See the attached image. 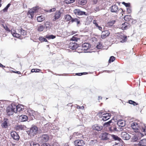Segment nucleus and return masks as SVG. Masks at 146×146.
<instances>
[{
  "label": "nucleus",
  "instance_id": "obj_1",
  "mask_svg": "<svg viewBox=\"0 0 146 146\" xmlns=\"http://www.w3.org/2000/svg\"><path fill=\"white\" fill-rule=\"evenodd\" d=\"M16 105L14 104H12L11 105L8 106L6 109L7 114L9 116L12 115L14 113H16L15 108Z\"/></svg>",
  "mask_w": 146,
  "mask_h": 146
},
{
  "label": "nucleus",
  "instance_id": "obj_2",
  "mask_svg": "<svg viewBox=\"0 0 146 146\" xmlns=\"http://www.w3.org/2000/svg\"><path fill=\"white\" fill-rule=\"evenodd\" d=\"M37 127L36 126H34L32 127L28 131L27 133L30 136H33L37 133Z\"/></svg>",
  "mask_w": 146,
  "mask_h": 146
},
{
  "label": "nucleus",
  "instance_id": "obj_53",
  "mask_svg": "<svg viewBox=\"0 0 146 146\" xmlns=\"http://www.w3.org/2000/svg\"><path fill=\"white\" fill-rule=\"evenodd\" d=\"M122 4L124 5L126 7H129L130 5V3H126L124 2H123L122 3Z\"/></svg>",
  "mask_w": 146,
  "mask_h": 146
},
{
  "label": "nucleus",
  "instance_id": "obj_6",
  "mask_svg": "<svg viewBox=\"0 0 146 146\" xmlns=\"http://www.w3.org/2000/svg\"><path fill=\"white\" fill-rule=\"evenodd\" d=\"M74 144L76 146H83L85 145V143L84 141L82 140H77L75 141Z\"/></svg>",
  "mask_w": 146,
  "mask_h": 146
},
{
  "label": "nucleus",
  "instance_id": "obj_28",
  "mask_svg": "<svg viewBox=\"0 0 146 146\" xmlns=\"http://www.w3.org/2000/svg\"><path fill=\"white\" fill-rule=\"evenodd\" d=\"M45 19L44 17L42 15L38 16L37 18V20L38 22H41L44 21Z\"/></svg>",
  "mask_w": 146,
  "mask_h": 146
},
{
  "label": "nucleus",
  "instance_id": "obj_42",
  "mask_svg": "<svg viewBox=\"0 0 146 146\" xmlns=\"http://www.w3.org/2000/svg\"><path fill=\"white\" fill-rule=\"evenodd\" d=\"M75 0H65V2L67 4H70L74 2Z\"/></svg>",
  "mask_w": 146,
  "mask_h": 146
},
{
  "label": "nucleus",
  "instance_id": "obj_14",
  "mask_svg": "<svg viewBox=\"0 0 146 146\" xmlns=\"http://www.w3.org/2000/svg\"><path fill=\"white\" fill-rule=\"evenodd\" d=\"M11 33L12 35L15 37L18 38L20 39H21L23 38V37L20 36V35L16 33V32L14 30H11Z\"/></svg>",
  "mask_w": 146,
  "mask_h": 146
},
{
  "label": "nucleus",
  "instance_id": "obj_39",
  "mask_svg": "<svg viewBox=\"0 0 146 146\" xmlns=\"http://www.w3.org/2000/svg\"><path fill=\"white\" fill-rule=\"evenodd\" d=\"M44 26L43 25H40L38 27V30L39 31H41L44 30Z\"/></svg>",
  "mask_w": 146,
  "mask_h": 146
},
{
  "label": "nucleus",
  "instance_id": "obj_25",
  "mask_svg": "<svg viewBox=\"0 0 146 146\" xmlns=\"http://www.w3.org/2000/svg\"><path fill=\"white\" fill-rule=\"evenodd\" d=\"M117 6L116 5H113L111 7V11L112 12L116 13L118 11Z\"/></svg>",
  "mask_w": 146,
  "mask_h": 146
},
{
  "label": "nucleus",
  "instance_id": "obj_41",
  "mask_svg": "<svg viewBox=\"0 0 146 146\" xmlns=\"http://www.w3.org/2000/svg\"><path fill=\"white\" fill-rule=\"evenodd\" d=\"M115 60V58L113 56H111L109 60L110 63L113 62Z\"/></svg>",
  "mask_w": 146,
  "mask_h": 146
},
{
  "label": "nucleus",
  "instance_id": "obj_49",
  "mask_svg": "<svg viewBox=\"0 0 146 146\" xmlns=\"http://www.w3.org/2000/svg\"><path fill=\"white\" fill-rule=\"evenodd\" d=\"M2 27L7 31H9V28L6 26V25H2Z\"/></svg>",
  "mask_w": 146,
  "mask_h": 146
},
{
  "label": "nucleus",
  "instance_id": "obj_5",
  "mask_svg": "<svg viewBox=\"0 0 146 146\" xmlns=\"http://www.w3.org/2000/svg\"><path fill=\"white\" fill-rule=\"evenodd\" d=\"M10 125L8 119H4L1 125L3 128H7Z\"/></svg>",
  "mask_w": 146,
  "mask_h": 146
},
{
  "label": "nucleus",
  "instance_id": "obj_3",
  "mask_svg": "<svg viewBox=\"0 0 146 146\" xmlns=\"http://www.w3.org/2000/svg\"><path fill=\"white\" fill-rule=\"evenodd\" d=\"M38 7H33L29 10L28 15L29 17L32 18L34 16V13L38 12Z\"/></svg>",
  "mask_w": 146,
  "mask_h": 146
},
{
  "label": "nucleus",
  "instance_id": "obj_10",
  "mask_svg": "<svg viewBox=\"0 0 146 146\" xmlns=\"http://www.w3.org/2000/svg\"><path fill=\"white\" fill-rule=\"evenodd\" d=\"M61 13L59 11H57L55 13L53 17V19H52L53 21H55L59 19L60 17Z\"/></svg>",
  "mask_w": 146,
  "mask_h": 146
},
{
  "label": "nucleus",
  "instance_id": "obj_4",
  "mask_svg": "<svg viewBox=\"0 0 146 146\" xmlns=\"http://www.w3.org/2000/svg\"><path fill=\"white\" fill-rule=\"evenodd\" d=\"M141 125L139 126L138 125V123H137L135 122L132 123L131 125V127L133 130H134V131L136 132L140 131L141 130L140 128H141Z\"/></svg>",
  "mask_w": 146,
  "mask_h": 146
},
{
  "label": "nucleus",
  "instance_id": "obj_64",
  "mask_svg": "<svg viewBox=\"0 0 146 146\" xmlns=\"http://www.w3.org/2000/svg\"><path fill=\"white\" fill-rule=\"evenodd\" d=\"M62 146H69L68 143H66L64 144Z\"/></svg>",
  "mask_w": 146,
  "mask_h": 146
},
{
  "label": "nucleus",
  "instance_id": "obj_35",
  "mask_svg": "<svg viewBox=\"0 0 146 146\" xmlns=\"http://www.w3.org/2000/svg\"><path fill=\"white\" fill-rule=\"evenodd\" d=\"M109 129L110 131H117V128L115 126H113L112 127H109Z\"/></svg>",
  "mask_w": 146,
  "mask_h": 146
},
{
  "label": "nucleus",
  "instance_id": "obj_27",
  "mask_svg": "<svg viewBox=\"0 0 146 146\" xmlns=\"http://www.w3.org/2000/svg\"><path fill=\"white\" fill-rule=\"evenodd\" d=\"M141 128H140L141 131L142 132H146V127L143 123L141 124Z\"/></svg>",
  "mask_w": 146,
  "mask_h": 146
},
{
  "label": "nucleus",
  "instance_id": "obj_36",
  "mask_svg": "<svg viewBox=\"0 0 146 146\" xmlns=\"http://www.w3.org/2000/svg\"><path fill=\"white\" fill-rule=\"evenodd\" d=\"M71 19V21L72 22H76V23L77 24H79L80 23V21H79L78 19L77 18H75L74 19L72 18Z\"/></svg>",
  "mask_w": 146,
  "mask_h": 146
},
{
  "label": "nucleus",
  "instance_id": "obj_21",
  "mask_svg": "<svg viewBox=\"0 0 146 146\" xmlns=\"http://www.w3.org/2000/svg\"><path fill=\"white\" fill-rule=\"evenodd\" d=\"M28 118L26 115H22L19 117V120L21 122H24L27 121Z\"/></svg>",
  "mask_w": 146,
  "mask_h": 146
},
{
  "label": "nucleus",
  "instance_id": "obj_47",
  "mask_svg": "<svg viewBox=\"0 0 146 146\" xmlns=\"http://www.w3.org/2000/svg\"><path fill=\"white\" fill-rule=\"evenodd\" d=\"M129 104H133L134 106L136 105H137L136 103L135 102L132 101L131 100H129Z\"/></svg>",
  "mask_w": 146,
  "mask_h": 146
},
{
  "label": "nucleus",
  "instance_id": "obj_44",
  "mask_svg": "<svg viewBox=\"0 0 146 146\" xmlns=\"http://www.w3.org/2000/svg\"><path fill=\"white\" fill-rule=\"evenodd\" d=\"M104 114V112L102 111H100L99 112L98 114V115L100 117V118H101V116L103 115V114Z\"/></svg>",
  "mask_w": 146,
  "mask_h": 146
},
{
  "label": "nucleus",
  "instance_id": "obj_8",
  "mask_svg": "<svg viewBox=\"0 0 146 146\" xmlns=\"http://www.w3.org/2000/svg\"><path fill=\"white\" fill-rule=\"evenodd\" d=\"M40 138L42 142H47L48 140L49 137L47 135L44 134L40 136Z\"/></svg>",
  "mask_w": 146,
  "mask_h": 146
},
{
  "label": "nucleus",
  "instance_id": "obj_45",
  "mask_svg": "<svg viewBox=\"0 0 146 146\" xmlns=\"http://www.w3.org/2000/svg\"><path fill=\"white\" fill-rule=\"evenodd\" d=\"M50 23L48 22H46L45 23V26L46 28H49L50 26Z\"/></svg>",
  "mask_w": 146,
  "mask_h": 146
},
{
  "label": "nucleus",
  "instance_id": "obj_31",
  "mask_svg": "<svg viewBox=\"0 0 146 146\" xmlns=\"http://www.w3.org/2000/svg\"><path fill=\"white\" fill-rule=\"evenodd\" d=\"M121 36L122 40L120 41V42L122 43L125 42L127 41V36L124 35H121Z\"/></svg>",
  "mask_w": 146,
  "mask_h": 146
},
{
  "label": "nucleus",
  "instance_id": "obj_63",
  "mask_svg": "<svg viewBox=\"0 0 146 146\" xmlns=\"http://www.w3.org/2000/svg\"><path fill=\"white\" fill-rule=\"evenodd\" d=\"M35 69H33L31 70V72H35Z\"/></svg>",
  "mask_w": 146,
  "mask_h": 146
},
{
  "label": "nucleus",
  "instance_id": "obj_24",
  "mask_svg": "<svg viewBox=\"0 0 146 146\" xmlns=\"http://www.w3.org/2000/svg\"><path fill=\"white\" fill-rule=\"evenodd\" d=\"M138 145L139 146H146V139H143L141 140Z\"/></svg>",
  "mask_w": 146,
  "mask_h": 146
},
{
  "label": "nucleus",
  "instance_id": "obj_43",
  "mask_svg": "<svg viewBox=\"0 0 146 146\" xmlns=\"http://www.w3.org/2000/svg\"><path fill=\"white\" fill-rule=\"evenodd\" d=\"M130 15H126L124 17V19L125 21H128L129 19L130 18Z\"/></svg>",
  "mask_w": 146,
  "mask_h": 146
},
{
  "label": "nucleus",
  "instance_id": "obj_15",
  "mask_svg": "<svg viewBox=\"0 0 146 146\" xmlns=\"http://www.w3.org/2000/svg\"><path fill=\"white\" fill-rule=\"evenodd\" d=\"M11 135L13 138L16 140H18L19 138V137L18 134L15 131L11 132Z\"/></svg>",
  "mask_w": 146,
  "mask_h": 146
},
{
  "label": "nucleus",
  "instance_id": "obj_56",
  "mask_svg": "<svg viewBox=\"0 0 146 146\" xmlns=\"http://www.w3.org/2000/svg\"><path fill=\"white\" fill-rule=\"evenodd\" d=\"M127 12L128 13H131V9H130V8H127Z\"/></svg>",
  "mask_w": 146,
  "mask_h": 146
},
{
  "label": "nucleus",
  "instance_id": "obj_30",
  "mask_svg": "<svg viewBox=\"0 0 146 146\" xmlns=\"http://www.w3.org/2000/svg\"><path fill=\"white\" fill-rule=\"evenodd\" d=\"M115 21L114 20L110 21L108 22L107 24V27L111 26L114 24Z\"/></svg>",
  "mask_w": 146,
  "mask_h": 146
},
{
  "label": "nucleus",
  "instance_id": "obj_59",
  "mask_svg": "<svg viewBox=\"0 0 146 146\" xmlns=\"http://www.w3.org/2000/svg\"><path fill=\"white\" fill-rule=\"evenodd\" d=\"M94 10L95 11H97L99 10V7H97L94 9Z\"/></svg>",
  "mask_w": 146,
  "mask_h": 146
},
{
  "label": "nucleus",
  "instance_id": "obj_19",
  "mask_svg": "<svg viewBox=\"0 0 146 146\" xmlns=\"http://www.w3.org/2000/svg\"><path fill=\"white\" fill-rule=\"evenodd\" d=\"M110 34V32L108 31H103L101 34V38H104L108 36Z\"/></svg>",
  "mask_w": 146,
  "mask_h": 146
},
{
  "label": "nucleus",
  "instance_id": "obj_18",
  "mask_svg": "<svg viewBox=\"0 0 146 146\" xmlns=\"http://www.w3.org/2000/svg\"><path fill=\"white\" fill-rule=\"evenodd\" d=\"M92 128L93 129L99 131L102 129L103 127L101 126H99L98 124H95L92 126Z\"/></svg>",
  "mask_w": 146,
  "mask_h": 146
},
{
  "label": "nucleus",
  "instance_id": "obj_12",
  "mask_svg": "<svg viewBox=\"0 0 146 146\" xmlns=\"http://www.w3.org/2000/svg\"><path fill=\"white\" fill-rule=\"evenodd\" d=\"M110 114L106 113L103 114V115L101 116V117L102 118V119L103 121H105L110 118Z\"/></svg>",
  "mask_w": 146,
  "mask_h": 146
},
{
  "label": "nucleus",
  "instance_id": "obj_26",
  "mask_svg": "<svg viewBox=\"0 0 146 146\" xmlns=\"http://www.w3.org/2000/svg\"><path fill=\"white\" fill-rule=\"evenodd\" d=\"M128 24L127 22H125L124 23L122 24L121 25V27H120L123 30H125L127 29V25Z\"/></svg>",
  "mask_w": 146,
  "mask_h": 146
},
{
  "label": "nucleus",
  "instance_id": "obj_22",
  "mask_svg": "<svg viewBox=\"0 0 146 146\" xmlns=\"http://www.w3.org/2000/svg\"><path fill=\"white\" fill-rule=\"evenodd\" d=\"M82 49L84 50H87L90 47V44L88 43H85L82 45Z\"/></svg>",
  "mask_w": 146,
  "mask_h": 146
},
{
  "label": "nucleus",
  "instance_id": "obj_9",
  "mask_svg": "<svg viewBox=\"0 0 146 146\" xmlns=\"http://www.w3.org/2000/svg\"><path fill=\"white\" fill-rule=\"evenodd\" d=\"M121 135L123 139L125 140H128L131 137V136L129 134L125 132L122 133Z\"/></svg>",
  "mask_w": 146,
  "mask_h": 146
},
{
  "label": "nucleus",
  "instance_id": "obj_16",
  "mask_svg": "<svg viewBox=\"0 0 146 146\" xmlns=\"http://www.w3.org/2000/svg\"><path fill=\"white\" fill-rule=\"evenodd\" d=\"M16 113L18 112H21L22 111L24 110V108L23 106L21 105H18L16 106V108H15Z\"/></svg>",
  "mask_w": 146,
  "mask_h": 146
},
{
  "label": "nucleus",
  "instance_id": "obj_46",
  "mask_svg": "<svg viewBox=\"0 0 146 146\" xmlns=\"http://www.w3.org/2000/svg\"><path fill=\"white\" fill-rule=\"evenodd\" d=\"M10 5V4H8L7 5V6L3 9V11L4 12L6 11H7L8 8L9 7Z\"/></svg>",
  "mask_w": 146,
  "mask_h": 146
},
{
  "label": "nucleus",
  "instance_id": "obj_52",
  "mask_svg": "<svg viewBox=\"0 0 146 146\" xmlns=\"http://www.w3.org/2000/svg\"><path fill=\"white\" fill-rule=\"evenodd\" d=\"M81 135V134H79V133H74L73 134V136L74 137H75L76 138L78 137H77V136H78V135Z\"/></svg>",
  "mask_w": 146,
  "mask_h": 146
},
{
  "label": "nucleus",
  "instance_id": "obj_11",
  "mask_svg": "<svg viewBox=\"0 0 146 146\" xmlns=\"http://www.w3.org/2000/svg\"><path fill=\"white\" fill-rule=\"evenodd\" d=\"M78 46L76 43L73 42L72 41L70 42L69 45V47L72 50L76 49L78 48Z\"/></svg>",
  "mask_w": 146,
  "mask_h": 146
},
{
  "label": "nucleus",
  "instance_id": "obj_50",
  "mask_svg": "<svg viewBox=\"0 0 146 146\" xmlns=\"http://www.w3.org/2000/svg\"><path fill=\"white\" fill-rule=\"evenodd\" d=\"M29 111L30 115L33 116L34 114L35 113V111H33L31 110H29Z\"/></svg>",
  "mask_w": 146,
  "mask_h": 146
},
{
  "label": "nucleus",
  "instance_id": "obj_32",
  "mask_svg": "<svg viewBox=\"0 0 146 146\" xmlns=\"http://www.w3.org/2000/svg\"><path fill=\"white\" fill-rule=\"evenodd\" d=\"M77 35H75L74 36L71 38V40L73 41H77L78 40H80V38L77 37Z\"/></svg>",
  "mask_w": 146,
  "mask_h": 146
},
{
  "label": "nucleus",
  "instance_id": "obj_17",
  "mask_svg": "<svg viewBox=\"0 0 146 146\" xmlns=\"http://www.w3.org/2000/svg\"><path fill=\"white\" fill-rule=\"evenodd\" d=\"M74 12L75 15H82L85 14V12L81 11L78 9H76L74 10Z\"/></svg>",
  "mask_w": 146,
  "mask_h": 146
},
{
  "label": "nucleus",
  "instance_id": "obj_7",
  "mask_svg": "<svg viewBox=\"0 0 146 146\" xmlns=\"http://www.w3.org/2000/svg\"><path fill=\"white\" fill-rule=\"evenodd\" d=\"M110 137L111 135L106 132L103 133L102 134L101 138L103 140H108Z\"/></svg>",
  "mask_w": 146,
  "mask_h": 146
},
{
  "label": "nucleus",
  "instance_id": "obj_23",
  "mask_svg": "<svg viewBox=\"0 0 146 146\" xmlns=\"http://www.w3.org/2000/svg\"><path fill=\"white\" fill-rule=\"evenodd\" d=\"M125 121L123 120H119L117 122L118 126L121 127H123L125 125Z\"/></svg>",
  "mask_w": 146,
  "mask_h": 146
},
{
  "label": "nucleus",
  "instance_id": "obj_54",
  "mask_svg": "<svg viewBox=\"0 0 146 146\" xmlns=\"http://www.w3.org/2000/svg\"><path fill=\"white\" fill-rule=\"evenodd\" d=\"M113 146H123L121 143H117L115 144Z\"/></svg>",
  "mask_w": 146,
  "mask_h": 146
},
{
  "label": "nucleus",
  "instance_id": "obj_40",
  "mask_svg": "<svg viewBox=\"0 0 146 146\" xmlns=\"http://www.w3.org/2000/svg\"><path fill=\"white\" fill-rule=\"evenodd\" d=\"M30 145L31 146H40L38 144L35 143L33 141L31 142Z\"/></svg>",
  "mask_w": 146,
  "mask_h": 146
},
{
  "label": "nucleus",
  "instance_id": "obj_37",
  "mask_svg": "<svg viewBox=\"0 0 146 146\" xmlns=\"http://www.w3.org/2000/svg\"><path fill=\"white\" fill-rule=\"evenodd\" d=\"M112 123L111 120L109 121L108 122L105 123L104 124V126L106 127H108L110 125V124Z\"/></svg>",
  "mask_w": 146,
  "mask_h": 146
},
{
  "label": "nucleus",
  "instance_id": "obj_33",
  "mask_svg": "<svg viewBox=\"0 0 146 146\" xmlns=\"http://www.w3.org/2000/svg\"><path fill=\"white\" fill-rule=\"evenodd\" d=\"M55 37L56 36H55L52 35H47L46 36V38L49 39H54L55 38Z\"/></svg>",
  "mask_w": 146,
  "mask_h": 146
},
{
  "label": "nucleus",
  "instance_id": "obj_62",
  "mask_svg": "<svg viewBox=\"0 0 146 146\" xmlns=\"http://www.w3.org/2000/svg\"><path fill=\"white\" fill-rule=\"evenodd\" d=\"M35 70H35V72H38L40 71V70L39 69H35Z\"/></svg>",
  "mask_w": 146,
  "mask_h": 146
},
{
  "label": "nucleus",
  "instance_id": "obj_51",
  "mask_svg": "<svg viewBox=\"0 0 146 146\" xmlns=\"http://www.w3.org/2000/svg\"><path fill=\"white\" fill-rule=\"evenodd\" d=\"M86 2L87 1L86 0H81L80 3L82 5H84L85 4Z\"/></svg>",
  "mask_w": 146,
  "mask_h": 146
},
{
  "label": "nucleus",
  "instance_id": "obj_58",
  "mask_svg": "<svg viewBox=\"0 0 146 146\" xmlns=\"http://www.w3.org/2000/svg\"><path fill=\"white\" fill-rule=\"evenodd\" d=\"M42 146H50V145L49 144L44 143L42 145Z\"/></svg>",
  "mask_w": 146,
  "mask_h": 146
},
{
  "label": "nucleus",
  "instance_id": "obj_13",
  "mask_svg": "<svg viewBox=\"0 0 146 146\" xmlns=\"http://www.w3.org/2000/svg\"><path fill=\"white\" fill-rule=\"evenodd\" d=\"M18 32L20 34V36L24 38L25 36L26 35V31L23 30L21 27H19V29H17Z\"/></svg>",
  "mask_w": 146,
  "mask_h": 146
},
{
  "label": "nucleus",
  "instance_id": "obj_48",
  "mask_svg": "<svg viewBox=\"0 0 146 146\" xmlns=\"http://www.w3.org/2000/svg\"><path fill=\"white\" fill-rule=\"evenodd\" d=\"M56 10L55 8H53L50 9L47 11V12H51L55 11Z\"/></svg>",
  "mask_w": 146,
  "mask_h": 146
},
{
  "label": "nucleus",
  "instance_id": "obj_57",
  "mask_svg": "<svg viewBox=\"0 0 146 146\" xmlns=\"http://www.w3.org/2000/svg\"><path fill=\"white\" fill-rule=\"evenodd\" d=\"M93 23L95 25V26L96 27L98 26V25L96 21V20H93Z\"/></svg>",
  "mask_w": 146,
  "mask_h": 146
},
{
  "label": "nucleus",
  "instance_id": "obj_38",
  "mask_svg": "<svg viewBox=\"0 0 146 146\" xmlns=\"http://www.w3.org/2000/svg\"><path fill=\"white\" fill-rule=\"evenodd\" d=\"M39 40L41 42H47V40H46V39L45 38H44L43 37L41 36L39 38Z\"/></svg>",
  "mask_w": 146,
  "mask_h": 146
},
{
  "label": "nucleus",
  "instance_id": "obj_20",
  "mask_svg": "<svg viewBox=\"0 0 146 146\" xmlns=\"http://www.w3.org/2000/svg\"><path fill=\"white\" fill-rule=\"evenodd\" d=\"M25 128V126L22 125H17L15 127V129L16 130H21L24 129Z\"/></svg>",
  "mask_w": 146,
  "mask_h": 146
},
{
  "label": "nucleus",
  "instance_id": "obj_60",
  "mask_svg": "<svg viewBox=\"0 0 146 146\" xmlns=\"http://www.w3.org/2000/svg\"><path fill=\"white\" fill-rule=\"evenodd\" d=\"M76 75H78V76H81V75H82V73H76Z\"/></svg>",
  "mask_w": 146,
  "mask_h": 146
},
{
  "label": "nucleus",
  "instance_id": "obj_55",
  "mask_svg": "<svg viewBox=\"0 0 146 146\" xmlns=\"http://www.w3.org/2000/svg\"><path fill=\"white\" fill-rule=\"evenodd\" d=\"M96 47L97 48L100 49L102 48V46L100 43H99L97 45V46H96Z\"/></svg>",
  "mask_w": 146,
  "mask_h": 146
},
{
  "label": "nucleus",
  "instance_id": "obj_29",
  "mask_svg": "<svg viewBox=\"0 0 146 146\" xmlns=\"http://www.w3.org/2000/svg\"><path fill=\"white\" fill-rule=\"evenodd\" d=\"M111 137L113 138L115 140H117L120 141L121 139L119 137L117 136L114 135H111Z\"/></svg>",
  "mask_w": 146,
  "mask_h": 146
},
{
  "label": "nucleus",
  "instance_id": "obj_61",
  "mask_svg": "<svg viewBox=\"0 0 146 146\" xmlns=\"http://www.w3.org/2000/svg\"><path fill=\"white\" fill-rule=\"evenodd\" d=\"M98 27L99 29V30H100V31H102V28L100 27V26H99L98 25V27Z\"/></svg>",
  "mask_w": 146,
  "mask_h": 146
},
{
  "label": "nucleus",
  "instance_id": "obj_34",
  "mask_svg": "<svg viewBox=\"0 0 146 146\" xmlns=\"http://www.w3.org/2000/svg\"><path fill=\"white\" fill-rule=\"evenodd\" d=\"M64 18L66 20L68 21L70 20L71 19L72 17L70 15H65Z\"/></svg>",
  "mask_w": 146,
  "mask_h": 146
}]
</instances>
